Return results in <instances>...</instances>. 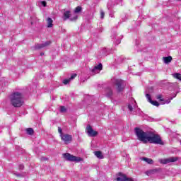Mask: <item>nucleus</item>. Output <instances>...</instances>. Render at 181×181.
I'll return each mask as SVG.
<instances>
[{
  "label": "nucleus",
  "instance_id": "2f4dec72",
  "mask_svg": "<svg viewBox=\"0 0 181 181\" xmlns=\"http://www.w3.org/2000/svg\"><path fill=\"white\" fill-rule=\"evenodd\" d=\"M41 160H47V158L42 157V158H41Z\"/></svg>",
  "mask_w": 181,
  "mask_h": 181
},
{
  "label": "nucleus",
  "instance_id": "f3484780",
  "mask_svg": "<svg viewBox=\"0 0 181 181\" xmlns=\"http://www.w3.org/2000/svg\"><path fill=\"white\" fill-rule=\"evenodd\" d=\"M144 162H146V163H148L149 165H152L153 163V160L151 158H148L146 157H143L141 158Z\"/></svg>",
  "mask_w": 181,
  "mask_h": 181
},
{
  "label": "nucleus",
  "instance_id": "20e7f679",
  "mask_svg": "<svg viewBox=\"0 0 181 181\" xmlns=\"http://www.w3.org/2000/svg\"><path fill=\"white\" fill-rule=\"evenodd\" d=\"M63 156L64 159L69 160V162H76V163H78V162H81V160H83V158L74 156L69 153H64Z\"/></svg>",
  "mask_w": 181,
  "mask_h": 181
},
{
  "label": "nucleus",
  "instance_id": "f704fd0d",
  "mask_svg": "<svg viewBox=\"0 0 181 181\" xmlns=\"http://www.w3.org/2000/svg\"><path fill=\"white\" fill-rule=\"evenodd\" d=\"M22 168H23V165H21V169H22Z\"/></svg>",
  "mask_w": 181,
  "mask_h": 181
},
{
  "label": "nucleus",
  "instance_id": "f8f14e48",
  "mask_svg": "<svg viewBox=\"0 0 181 181\" xmlns=\"http://www.w3.org/2000/svg\"><path fill=\"white\" fill-rule=\"evenodd\" d=\"M146 97L148 101L151 103V104H152L153 105H155V107H159V103L156 100H152L151 98V95H149V93L146 94Z\"/></svg>",
  "mask_w": 181,
  "mask_h": 181
},
{
  "label": "nucleus",
  "instance_id": "c756f323",
  "mask_svg": "<svg viewBox=\"0 0 181 181\" xmlns=\"http://www.w3.org/2000/svg\"><path fill=\"white\" fill-rule=\"evenodd\" d=\"M40 4L42 5V6L46 7L47 3L45 1H40Z\"/></svg>",
  "mask_w": 181,
  "mask_h": 181
},
{
  "label": "nucleus",
  "instance_id": "dca6fc26",
  "mask_svg": "<svg viewBox=\"0 0 181 181\" xmlns=\"http://www.w3.org/2000/svg\"><path fill=\"white\" fill-rule=\"evenodd\" d=\"M163 61L165 64H168L172 62V57L170 56L163 57Z\"/></svg>",
  "mask_w": 181,
  "mask_h": 181
},
{
  "label": "nucleus",
  "instance_id": "1a4fd4ad",
  "mask_svg": "<svg viewBox=\"0 0 181 181\" xmlns=\"http://www.w3.org/2000/svg\"><path fill=\"white\" fill-rule=\"evenodd\" d=\"M62 141L64 142L66 145L68 144H70L71 141V139H73V137L70 134H63L60 135Z\"/></svg>",
  "mask_w": 181,
  "mask_h": 181
},
{
  "label": "nucleus",
  "instance_id": "f257e3e1",
  "mask_svg": "<svg viewBox=\"0 0 181 181\" xmlns=\"http://www.w3.org/2000/svg\"><path fill=\"white\" fill-rule=\"evenodd\" d=\"M9 99L13 107H19L23 105V95L21 92H13L10 95Z\"/></svg>",
  "mask_w": 181,
  "mask_h": 181
},
{
  "label": "nucleus",
  "instance_id": "4468645a",
  "mask_svg": "<svg viewBox=\"0 0 181 181\" xmlns=\"http://www.w3.org/2000/svg\"><path fill=\"white\" fill-rule=\"evenodd\" d=\"M50 41H47L42 44H37L35 45V49H43V47H46L47 46H49L50 45Z\"/></svg>",
  "mask_w": 181,
  "mask_h": 181
},
{
  "label": "nucleus",
  "instance_id": "412c9836",
  "mask_svg": "<svg viewBox=\"0 0 181 181\" xmlns=\"http://www.w3.org/2000/svg\"><path fill=\"white\" fill-rule=\"evenodd\" d=\"M106 95L107 97H111L112 95V90L110 88L106 89Z\"/></svg>",
  "mask_w": 181,
  "mask_h": 181
},
{
  "label": "nucleus",
  "instance_id": "6e6552de",
  "mask_svg": "<svg viewBox=\"0 0 181 181\" xmlns=\"http://www.w3.org/2000/svg\"><path fill=\"white\" fill-rule=\"evenodd\" d=\"M137 107L138 105H136V101H135L134 99H132L130 103L127 105V108L131 112H132L134 110H136Z\"/></svg>",
  "mask_w": 181,
  "mask_h": 181
},
{
  "label": "nucleus",
  "instance_id": "a878e982",
  "mask_svg": "<svg viewBox=\"0 0 181 181\" xmlns=\"http://www.w3.org/2000/svg\"><path fill=\"white\" fill-rule=\"evenodd\" d=\"M100 18L103 19L104 16H105V13H104V11L100 10Z\"/></svg>",
  "mask_w": 181,
  "mask_h": 181
},
{
  "label": "nucleus",
  "instance_id": "6ab92c4d",
  "mask_svg": "<svg viewBox=\"0 0 181 181\" xmlns=\"http://www.w3.org/2000/svg\"><path fill=\"white\" fill-rule=\"evenodd\" d=\"M47 28H52L53 26V20L51 18L47 19Z\"/></svg>",
  "mask_w": 181,
  "mask_h": 181
},
{
  "label": "nucleus",
  "instance_id": "a211bd4d",
  "mask_svg": "<svg viewBox=\"0 0 181 181\" xmlns=\"http://www.w3.org/2000/svg\"><path fill=\"white\" fill-rule=\"evenodd\" d=\"M94 155L98 158V159H104V156H103V153L101 151H95Z\"/></svg>",
  "mask_w": 181,
  "mask_h": 181
},
{
  "label": "nucleus",
  "instance_id": "393cba45",
  "mask_svg": "<svg viewBox=\"0 0 181 181\" xmlns=\"http://www.w3.org/2000/svg\"><path fill=\"white\" fill-rule=\"evenodd\" d=\"M76 77H77V74H74L71 76L69 80L71 81V80H74V78H76Z\"/></svg>",
  "mask_w": 181,
  "mask_h": 181
},
{
  "label": "nucleus",
  "instance_id": "39448f33",
  "mask_svg": "<svg viewBox=\"0 0 181 181\" xmlns=\"http://www.w3.org/2000/svg\"><path fill=\"white\" fill-rule=\"evenodd\" d=\"M112 83L115 86H117V90L119 93H120V91H122V90H124V87H122V86H124L123 80L114 78L112 80Z\"/></svg>",
  "mask_w": 181,
  "mask_h": 181
},
{
  "label": "nucleus",
  "instance_id": "9b49d317",
  "mask_svg": "<svg viewBox=\"0 0 181 181\" xmlns=\"http://www.w3.org/2000/svg\"><path fill=\"white\" fill-rule=\"evenodd\" d=\"M103 70V64H99L98 66H95L91 71L92 74H97Z\"/></svg>",
  "mask_w": 181,
  "mask_h": 181
},
{
  "label": "nucleus",
  "instance_id": "473e14b6",
  "mask_svg": "<svg viewBox=\"0 0 181 181\" xmlns=\"http://www.w3.org/2000/svg\"><path fill=\"white\" fill-rule=\"evenodd\" d=\"M127 181H134V179H132V178H128V177H127Z\"/></svg>",
  "mask_w": 181,
  "mask_h": 181
},
{
  "label": "nucleus",
  "instance_id": "2eb2a0df",
  "mask_svg": "<svg viewBox=\"0 0 181 181\" xmlns=\"http://www.w3.org/2000/svg\"><path fill=\"white\" fill-rule=\"evenodd\" d=\"M158 100H160V101H161L162 105L170 104V100H173V98H168L167 100H163V99H162V95H160L158 96Z\"/></svg>",
  "mask_w": 181,
  "mask_h": 181
},
{
  "label": "nucleus",
  "instance_id": "7c9ffc66",
  "mask_svg": "<svg viewBox=\"0 0 181 181\" xmlns=\"http://www.w3.org/2000/svg\"><path fill=\"white\" fill-rule=\"evenodd\" d=\"M153 172H156V170H151L150 171H148L147 172L148 176H149L151 175V173H153Z\"/></svg>",
  "mask_w": 181,
  "mask_h": 181
},
{
  "label": "nucleus",
  "instance_id": "5701e85b",
  "mask_svg": "<svg viewBox=\"0 0 181 181\" xmlns=\"http://www.w3.org/2000/svg\"><path fill=\"white\" fill-rule=\"evenodd\" d=\"M79 12H81V7L80 6H77L75 10H74V15H77V13H79Z\"/></svg>",
  "mask_w": 181,
  "mask_h": 181
},
{
  "label": "nucleus",
  "instance_id": "7ed1b4c3",
  "mask_svg": "<svg viewBox=\"0 0 181 181\" xmlns=\"http://www.w3.org/2000/svg\"><path fill=\"white\" fill-rule=\"evenodd\" d=\"M147 142H149L150 144H156L157 145H163V141H162L160 136L155 134L153 132H150Z\"/></svg>",
  "mask_w": 181,
  "mask_h": 181
},
{
  "label": "nucleus",
  "instance_id": "cd10ccee",
  "mask_svg": "<svg viewBox=\"0 0 181 181\" xmlns=\"http://www.w3.org/2000/svg\"><path fill=\"white\" fill-rule=\"evenodd\" d=\"M70 79H64V81H63V83H64V84H69V83H70Z\"/></svg>",
  "mask_w": 181,
  "mask_h": 181
},
{
  "label": "nucleus",
  "instance_id": "ddd939ff",
  "mask_svg": "<svg viewBox=\"0 0 181 181\" xmlns=\"http://www.w3.org/2000/svg\"><path fill=\"white\" fill-rule=\"evenodd\" d=\"M112 40H114V43L115 45H119V43H121V39H122V37H118L117 34H114L112 36Z\"/></svg>",
  "mask_w": 181,
  "mask_h": 181
},
{
  "label": "nucleus",
  "instance_id": "9d476101",
  "mask_svg": "<svg viewBox=\"0 0 181 181\" xmlns=\"http://www.w3.org/2000/svg\"><path fill=\"white\" fill-rule=\"evenodd\" d=\"M86 132L88 135V136H95L97 134H98L97 132L94 131L91 126L88 125L86 127Z\"/></svg>",
  "mask_w": 181,
  "mask_h": 181
},
{
  "label": "nucleus",
  "instance_id": "72a5a7b5",
  "mask_svg": "<svg viewBox=\"0 0 181 181\" xmlns=\"http://www.w3.org/2000/svg\"><path fill=\"white\" fill-rule=\"evenodd\" d=\"M45 54H43V53H41V56H43Z\"/></svg>",
  "mask_w": 181,
  "mask_h": 181
},
{
  "label": "nucleus",
  "instance_id": "4be33fe9",
  "mask_svg": "<svg viewBox=\"0 0 181 181\" xmlns=\"http://www.w3.org/2000/svg\"><path fill=\"white\" fill-rule=\"evenodd\" d=\"M173 77H174V78H177V80H180V81H181V74L175 73V74H173Z\"/></svg>",
  "mask_w": 181,
  "mask_h": 181
},
{
  "label": "nucleus",
  "instance_id": "aec40b11",
  "mask_svg": "<svg viewBox=\"0 0 181 181\" xmlns=\"http://www.w3.org/2000/svg\"><path fill=\"white\" fill-rule=\"evenodd\" d=\"M117 181H128V177L125 175H120L117 178Z\"/></svg>",
  "mask_w": 181,
  "mask_h": 181
},
{
  "label": "nucleus",
  "instance_id": "423d86ee",
  "mask_svg": "<svg viewBox=\"0 0 181 181\" xmlns=\"http://www.w3.org/2000/svg\"><path fill=\"white\" fill-rule=\"evenodd\" d=\"M77 18H78V16L71 14L70 11H66L64 13V21H67V19H70V21H77Z\"/></svg>",
  "mask_w": 181,
  "mask_h": 181
},
{
  "label": "nucleus",
  "instance_id": "c85d7f7f",
  "mask_svg": "<svg viewBox=\"0 0 181 181\" xmlns=\"http://www.w3.org/2000/svg\"><path fill=\"white\" fill-rule=\"evenodd\" d=\"M58 132L60 134V135H63V129L62 127L58 128Z\"/></svg>",
  "mask_w": 181,
  "mask_h": 181
},
{
  "label": "nucleus",
  "instance_id": "bb28decb",
  "mask_svg": "<svg viewBox=\"0 0 181 181\" xmlns=\"http://www.w3.org/2000/svg\"><path fill=\"white\" fill-rule=\"evenodd\" d=\"M66 107L64 106H61L60 112H66Z\"/></svg>",
  "mask_w": 181,
  "mask_h": 181
},
{
  "label": "nucleus",
  "instance_id": "f03ea898",
  "mask_svg": "<svg viewBox=\"0 0 181 181\" xmlns=\"http://www.w3.org/2000/svg\"><path fill=\"white\" fill-rule=\"evenodd\" d=\"M134 132L136 134V136H137V139L139 141H141V142H144V144H148V139L149 138V134L151 132H144V130L136 127L134 129Z\"/></svg>",
  "mask_w": 181,
  "mask_h": 181
},
{
  "label": "nucleus",
  "instance_id": "0eeeda50",
  "mask_svg": "<svg viewBox=\"0 0 181 181\" xmlns=\"http://www.w3.org/2000/svg\"><path fill=\"white\" fill-rule=\"evenodd\" d=\"M177 160V157H170L168 158H164L159 160L160 163H163V165H166L167 163H172L173 162H176Z\"/></svg>",
  "mask_w": 181,
  "mask_h": 181
},
{
  "label": "nucleus",
  "instance_id": "b1692460",
  "mask_svg": "<svg viewBox=\"0 0 181 181\" xmlns=\"http://www.w3.org/2000/svg\"><path fill=\"white\" fill-rule=\"evenodd\" d=\"M26 132H27L28 135H33V129L28 128V129H26Z\"/></svg>",
  "mask_w": 181,
  "mask_h": 181
}]
</instances>
